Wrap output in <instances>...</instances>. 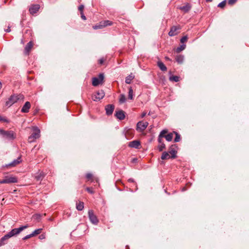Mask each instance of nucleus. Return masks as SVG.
<instances>
[{
    "label": "nucleus",
    "instance_id": "obj_1",
    "mask_svg": "<svg viewBox=\"0 0 249 249\" xmlns=\"http://www.w3.org/2000/svg\"><path fill=\"white\" fill-rule=\"evenodd\" d=\"M28 227H29L28 225H26L21 226L18 228L14 229L8 232L4 236L7 239H8L9 238H10L13 236L17 235L18 234L20 233L23 230L27 229Z\"/></svg>",
    "mask_w": 249,
    "mask_h": 249
},
{
    "label": "nucleus",
    "instance_id": "obj_2",
    "mask_svg": "<svg viewBox=\"0 0 249 249\" xmlns=\"http://www.w3.org/2000/svg\"><path fill=\"white\" fill-rule=\"evenodd\" d=\"M24 97L22 95L18 94V95H12L10 96V97L8 99V100L6 102L5 105L6 106L11 107L14 104L17 103L19 100H23Z\"/></svg>",
    "mask_w": 249,
    "mask_h": 249
},
{
    "label": "nucleus",
    "instance_id": "obj_3",
    "mask_svg": "<svg viewBox=\"0 0 249 249\" xmlns=\"http://www.w3.org/2000/svg\"><path fill=\"white\" fill-rule=\"evenodd\" d=\"M33 131V133L28 138V141L29 142H34L36 139L40 137V130L36 126H34L32 128Z\"/></svg>",
    "mask_w": 249,
    "mask_h": 249
},
{
    "label": "nucleus",
    "instance_id": "obj_4",
    "mask_svg": "<svg viewBox=\"0 0 249 249\" xmlns=\"http://www.w3.org/2000/svg\"><path fill=\"white\" fill-rule=\"evenodd\" d=\"M0 134L4 137L8 139H14L15 138V134L12 131H5L0 129Z\"/></svg>",
    "mask_w": 249,
    "mask_h": 249
},
{
    "label": "nucleus",
    "instance_id": "obj_5",
    "mask_svg": "<svg viewBox=\"0 0 249 249\" xmlns=\"http://www.w3.org/2000/svg\"><path fill=\"white\" fill-rule=\"evenodd\" d=\"M148 125L147 122L140 121L137 124L136 130L140 132H142L146 128Z\"/></svg>",
    "mask_w": 249,
    "mask_h": 249
},
{
    "label": "nucleus",
    "instance_id": "obj_6",
    "mask_svg": "<svg viewBox=\"0 0 249 249\" xmlns=\"http://www.w3.org/2000/svg\"><path fill=\"white\" fill-rule=\"evenodd\" d=\"M18 180L16 177L12 176H7L5 178L0 180V184L11 183L17 182Z\"/></svg>",
    "mask_w": 249,
    "mask_h": 249
},
{
    "label": "nucleus",
    "instance_id": "obj_7",
    "mask_svg": "<svg viewBox=\"0 0 249 249\" xmlns=\"http://www.w3.org/2000/svg\"><path fill=\"white\" fill-rule=\"evenodd\" d=\"M89 217L90 221L94 225H97L99 222V220L97 216L94 214L93 211L89 210L88 212Z\"/></svg>",
    "mask_w": 249,
    "mask_h": 249
},
{
    "label": "nucleus",
    "instance_id": "obj_8",
    "mask_svg": "<svg viewBox=\"0 0 249 249\" xmlns=\"http://www.w3.org/2000/svg\"><path fill=\"white\" fill-rule=\"evenodd\" d=\"M104 78V75L103 73H100L98 77H93L92 78V85L94 86H97L101 83Z\"/></svg>",
    "mask_w": 249,
    "mask_h": 249
},
{
    "label": "nucleus",
    "instance_id": "obj_9",
    "mask_svg": "<svg viewBox=\"0 0 249 249\" xmlns=\"http://www.w3.org/2000/svg\"><path fill=\"white\" fill-rule=\"evenodd\" d=\"M105 92L103 90L98 91L93 96L92 99L95 101H97L104 98Z\"/></svg>",
    "mask_w": 249,
    "mask_h": 249
},
{
    "label": "nucleus",
    "instance_id": "obj_10",
    "mask_svg": "<svg viewBox=\"0 0 249 249\" xmlns=\"http://www.w3.org/2000/svg\"><path fill=\"white\" fill-rule=\"evenodd\" d=\"M178 149V148L176 144H173L170 147L169 153L171 155V158H176Z\"/></svg>",
    "mask_w": 249,
    "mask_h": 249
},
{
    "label": "nucleus",
    "instance_id": "obj_11",
    "mask_svg": "<svg viewBox=\"0 0 249 249\" xmlns=\"http://www.w3.org/2000/svg\"><path fill=\"white\" fill-rule=\"evenodd\" d=\"M180 29V26H174L171 28L170 31L168 33V35L170 36H173L178 34V30Z\"/></svg>",
    "mask_w": 249,
    "mask_h": 249
},
{
    "label": "nucleus",
    "instance_id": "obj_12",
    "mask_svg": "<svg viewBox=\"0 0 249 249\" xmlns=\"http://www.w3.org/2000/svg\"><path fill=\"white\" fill-rule=\"evenodd\" d=\"M112 24V21L110 20H105L102 22H101L100 23V25L98 26H95L94 28L95 29H99V28H102L103 27H105L106 26H108V25H111Z\"/></svg>",
    "mask_w": 249,
    "mask_h": 249
},
{
    "label": "nucleus",
    "instance_id": "obj_13",
    "mask_svg": "<svg viewBox=\"0 0 249 249\" xmlns=\"http://www.w3.org/2000/svg\"><path fill=\"white\" fill-rule=\"evenodd\" d=\"M141 145V142L139 141L134 140L129 142L128 146L132 148L139 149Z\"/></svg>",
    "mask_w": 249,
    "mask_h": 249
},
{
    "label": "nucleus",
    "instance_id": "obj_14",
    "mask_svg": "<svg viewBox=\"0 0 249 249\" xmlns=\"http://www.w3.org/2000/svg\"><path fill=\"white\" fill-rule=\"evenodd\" d=\"M40 8V6L38 4H34L31 6L29 8L30 13L33 15L36 13Z\"/></svg>",
    "mask_w": 249,
    "mask_h": 249
},
{
    "label": "nucleus",
    "instance_id": "obj_15",
    "mask_svg": "<svg viewBox=\"0 0 249 249\" xmlns=\"http://www.w3.org/2000/svg\"><path fill=\"white\" fill-rule=\"evenodd\" d=\"M31 107V104L29 102H26L22 108H21V111L23 113H27L29 111V109Z\"/></svg>",
    "mask_w": 249,
    "mask_h": 249
},
{
    "label": "nucleus",
    "instance_id": "obj_16",
    "mask_svg": "<svg viewBox=\"0 0 249 249\" xmlns=\"http://www.w3.org/2000/svg\"><path fill=\"white\" fill-rule=\"evenodd\" d=\"M114 109V106L113 105H108L106 107V113L108 115H111Z\"/></svg>",
    "mask_w": 249,
    "mask_h": 249
},
{
    "label": "nucleus",
    "instance_id": "obj_17",
    "mask_svg": "<svg viewBox=\"0 0 249 249\" xmlns=\"http://www.w3.org/2000/svg\"><path fill=\"white\" fill-rule=\"evenodd\" d=\"M21 161V158L18 157L17 159L14 160L12 162H11L9 164L6 165V166L14 167L16 166Z\"/></svg>",
    "mask_w": 249,
    "mask_h": 249
},
{
    "label": "nucleus",
    "instance_id": "obj_18",
    "mask_svg": "<svg viewBox=\"0 0 249 249\" xmlns=\"http://www.w3.org/2000/svg\"><path fill=\"white\" fill-rule=\"evenodd\" d=\"M116 117L120 120H123L125 118L124 112L123 110H119L116 112Z\"/></svg>",
    "mask_w": 249,
    "mask_h": 249
},
{
    "label": "nucleus",
    "instance_id": "obj_19",
    "mask_svg": "<svg viewBox=\"0 0 249 249\" xmlns=\"http://www.w3.org/2000/svg\"><path fill=\"white\" fill-rule=\"evenodd\" d=\"M33 43L31 41H30L27 43L24 49V53L25 54L28 55L30 51H31L32 47H33Z\"/></svg>",
    "mask_w": 249,
    "mask_h": 249
},
{
    "label": "nucleus",
    "instance_id": "obj_20",
    "mask_svg": "<svg viewBox=\"0 0 249 249\" xmlns=\"http://www.w3.org/2000/svg\"><path fill=\"white\" fill-rule=\"evenodd\" d=\"M191 8V6L188 3H186L185 4V5H184V6L179 7V9H180L181 10H182V11H183L185 13L188 12L190 10Z\"/></svg>",
    "mask_w": 249,
    "mask_h": 249
},
{
    "label": "nucleus",
    "instance_id": "obj_21",
    "mask_svg": "<svg viewBox=\"0 0 249 249\" xmlns=\"http://www.w3.org/2000/svg\"><path fill=\"white\" fill-rule=\"evenodd\" d=\"M157 65L158 67L160 68L161 71H166L167 70V68L165 66V65L161 61H158L157 63Z\"/></svg>",
    "mask_w": 249,
    "mask_h": 249
},
{
    "label": "nucleus",
    "instance_id": "obj_22",
    "mask_svg": "<svg viewBox=\"0 0 249 249\" xmlns=\"http://www.w3.org/2000/svg\"><path fill=\"white\" fill-rule=\"evenodd\" d=\"M169 153V152H164L161 155V159L162 160H167L171 158V156H170Z\"/></svg>",
    "mask_w": 249,
    "mask_h": 249
},
{
    "label": "nucleus",
    "instance_id": "obj_23",
    "mask_svg": "<svg viewBox=\"0 0 249 249\" xmlns=\"http://www.w3.org/2000/svg\"><path fill=\"white\" fill-rule=\"evenodd\" d=\"M84 203L79 201L76 203V209L78 211H82L84 209Z\"/></svg>",
    "mask_w": 249,
    "mask_h": 249
},
{
    "label": "nucleus",
    "instance_id": "obj_24",
    "mask_svg": "<svg viewBox=\"0 0 249 249\" xmlns=\"http://www.w3.org/2000/svg\"><path fill=\"white\" fill-rule=\"evenodd\" d=\"M176 60L178 63L181 64L183 62L184 57L181 55H177L176 57Z\"/></svg>",
    "mask_w": 249,
    "mask_h": 249
},
{
    "label": "nucleus",
    "instance_id": "obj_25",
    "mask_svg": "<svg viewBox=\"0 0 249 249\" xmlns=\"http://www.w3.org/2000/svg\"><path fill=\"white\" fill-rule=\"evenodd\" d=\"M169 80L177 82L179 81V77L178 76L172 75L169 77Z\"/></svg>",
    "mask_w": 249,
    "mask_h": 249
},
{
    "label": "nucleus",
    "instance_id": "obj_26",
    "mask_svg": "<svg viewBox=\"0 0 249 249\" xmlns=\"http://www.w3.org/2000/svg\"><path fill=\"white\" fill-rule=\"evenodd\" d=\"M134 76L132 75H129L128 76L126 77L125 79V83L127 84H130L131 82V81L134 79Z\"/></svg>",
    "mask_w": 249,
    "mask_h": 249
},
{
    "label": "nucleus",
    "instance_id": "obj_27",
    "mask_svg": "<svg viewBox=\"0 0 249 249\" xmlns=\"http://www.w3.org/2000/svg\"><path fill=\"white\" fill-rule=\"evenodd\" d=\"M173 134L174 133H169L167 135H165V138L166 139V140L168 141V142H170L173 139Z\"/></svg>",
    "mask_w": 249,
    "mask_h": 249
},
{
    "label": "nucleus",
    "instance_id": "obj_28",
    "mask_svg": "<svg viewBox=\"0 0 249 249\" xmlns=\"http://www.w3.org/2000/svg\"><path fill=\"white\" fill-rule=\"evenodd\" d=\"M42 231V229H41V228L35 230L32 233V235L33 237L40 234L41 232Z\"/></svg>",
    "mask_w": 249,
    "mask_h": 249
},
{
    "label": "nucleus",
    "instance_id": "obj_29",
    "mask_svg": "<svg viewBox=\"0 0 249 249\" xmlns=\"http://www.w3.org/2000/svg\"><path fill=\"white\" fill-rule=\"evenodd\" d=\"M173 133L176 135V137L174 139V142H179L180 140V135L176 131H174Z\"/></svg>",
    "mask_w": 249,
    "mask_h": 249
},
{
    "label": "nucleus",
    "instance_id": "obj_30",
    "mask_svg": "<svg viewBox=\"0 0 249 249\" xmlns=\"http://www.w3.org/2000/svg\"><path fill=\"white\" fill-rule=\"evenodd\" d=\"M133 91L131 87H130L129 88V91H128V99L130 100L133 99Z\"/></svg>",
    "mask_w": 249,
    "mask_h": 249
},
{
    "label": "nucleus",
    "instance_id": "obj_31",
    "mask_svg": "<svg viewBox=\"0 0 249 249\" xmlns=\"http://www.w3.org/2000/svg\"><path fill=\"white\" fill-rule=\"evenodd\" d=\"M126 101V98L124 94H121L119 99V102L120 103H124Z\"/></svg>",
    "mask_w": 249,
    "mask_h": 249
},
{
    "label": "nucleus",
    "instance_id": "obj_32",
    "mask_svg": "<svg viewBox=\"0 0 249 249\" xmlns=\"http://www.w3.org/2000/svg\"><path fill=\"white\" fill-rule=\"evenodd\" d=\"M7 240V239L5 237V236H3L0 239V247L3 246L5 244L4 241L5 240Z\"/></svg>",
    "mask_w": 249,
    "mask_h": 249
},
{
    "label": "nucleus",
    "instance_id": "obj_33",
    "mask_svg": "<svg viewBox=\"0 0 249 249\" xmlns=\"http://www.w3.org/2000/svg\"><path fill=\"white\" fill-rule=\"evenodd\" d=\"M165 148V145L163 143H161L158 146L160 151H162Z\"/></svg>",
    "mask_w": 249,
    "mask_h": 249
},
{
    "label": "nucleus",
    "instance_id": "obj_34",
    "mask_svg": "<svg viewBox=\"0 0 249 249\" xmlns=\"http://www.w3.org/2000/svg\"><path fill=\"white\" fill-rule=\"evenodd\" d=\"M226 4V1L224 0L218 4V7L223 8L225 6Z\"/></svg>",
    "mask_w": 249,
    "mask_h": 249
},
{
    "label": "nucleus",
    "instance_id": "obj_35",
    "mask_svg": "<svg viewBox=\"0 0 249 249\" xmlns=\"http://www.w3.org/2000/svg\"><path fill=\"white\" fill-rule=\"evenodd\" d=\"M185 45H182L181 46H180L179 47H178L177 49V52L179 53L180 52H181V51L183 50L185 48Z\"/></svg>",
    "mask_w": 249,
    "mask_h": 249
},
{
    "label": "nucleus",
    "instance_id": "obj_36",
    "mask_svg": "<svg viewBox=\"0 0 249 249\" xmlns=\"http://www.w3.org/2000/svg\"><path fill=\"white\" fill-rule=\"evenodd\" d=\"M167 130H162V131L160 132V134L159 136H160V137H165V135H165L166 133H167Z\"/></svg>",
    "mask_w": 249,
    "mask_h": 249
},
{
    "label": "nucleus",
    "instance_id": "obj_37",
    "mask_svg": "<svg viewBox=\"0 0 249 249\" xmlns=\"http://www.w3.org/2000/svg\"><path fill=\"white\" fill-rule=\"evenodd\" d=\"M187 39H188V37L187 36H183L181 39H180V42L182 43H183L187 41Z\"/></svg>",
    "mask_w": 249,
    "mask_h": 249
},
{
    "label": "nucleus",
    "instance_id": "obj_38",
    "mask_svg": "<svg viewBox=\"0 0 249 249\" xmlns=\"http://www.w3.org/2000/svg\"><path fill=\"white\" fill-rule=\"evenodd\" d=\"M43 174L40 173L39 175H38L36 177V179L37 180H39L43 178Z\"/></svg>",
    "mask_w": 249,
    "mask_h": 249
},
{
    "label": "nucleus",
    "instance_id": "obj_39",
    "mask_svg": "<svg viewBox=\"0 0 249 249\" xmlns=\"http://www.w3.org/2000/svg\"><path fill=\"white\" fill-rule=\"evenodd\" d=\"M86 178L89 180L91 179L92 178V175L91 173H88L86 174Z\"/></svg>",
    "mask_w": 249,
    "mask_h": 249
},
{
    "label": "nucleus",
    "instance_id": "obj_40",
    "mask_svg": "<svg viewBox=\"0 0 249 249\" xmlns=\"http://www.w3.org/2000/svg\"><path fill=\"white\" fill-rule=\"evenodd\" d=\"M33 237L32 235V233L30 234H28V235H27L26 236H24L23 238V240H26L31 237Z\"/></svg>",
    "mask_w": 249,
    "mask_h": 249
},
{
    "label": "nucleus",
    "instance_id": "obj_41",
    "mask_svg": "<svg viewBox=\"0 0 249 249\" xmlns=\"http://www.w3.org/2000/svg\"><path fill=\"white\" fill-rule=\"evenodd\" d=\"M46 238L45 233L42 234L39 236V239L40 240L44 239Z\"/></svg>",
    "mask_w": 249,
    "mask_h": 249
},
{
    "label": "nucleus",
    "instance_id": "obj_42",
    "mask_svg": "<svg viewBox=\"0 0 249 249\" xmlns=\"http://www.w3.org/2000/svg\"><path fill=\"white\" fill-rule=\"evenodd\" d=\"M84 7V5H81L79 6L78 10L80 11V13L83 12Z\"/></svg>",
    "mask_w": 249,
    "mask_h": 249
},
{
    "label": "nucleus",
    "instance_id": "obj_43",
    "mask_svg": "<svg viewBox=\"0 0 249 249\" xmlns=\"http://www.w3.org/2000/svg\"><path fill=\"white\" fill-rule=\"evenodd\" d=\"M236 0H228V3L229 4L232 5V4H234V3H235Z\"/></svg>",
    "mask_w": 249,
    "mask_h": 249
},
{
    "label": "nucleus",
    "instance_id": "obj_44",
    "mask_svg": "<svg viewBox=\"0 0 249 249\" xmlns=\"http://www.w3.org/2000/svg\"><path fill=\"white\" fill-rule=\"evenodd\" d=\"M81 14V18L83 19V20H86V17H85V16L84 15V13L83 12H81L80 13Z\"/></svg>",
    "mask_w": 249,
    "mask_h": 249
},
{
    "label": "nucleus",
    "instance_id": "obj_45",
    "mask_svg": "<svg viewBox=\"0 0 249 249\" xmlns=\"http://www.w3.org/2000/svg\"><path fill=\"white\" fill-rule=\"evenodd\" d=\"M105 60L104 58H101L99 60V63L101 65L103 64Z\"/></svg>",
    "mask_w": 249,
    "mask_h": 249
},
{
    "label": "nucleus",
    "instance_id": "obj_46",
    "mask_svg": "<svg viewBox=\"0 0 249 249\" xmlns=\"http://www.w3.org/2000/svg\"><path fill=\"white\" fill-rule=\"evenodd\" d=\"M163 137H160V136H159V138H158V142H159L160 144L161 143H163L162 141V138Z\"/></svg>",
    "mask_w": 249,
    "mask_h": 249
},
{
    "label": "nucleus",
    "instance_id": "obj_47",
    "mask_svg": "<svg viewBox=\"0 0 249 249\" xmlns=\"http://www.w3.org/2000/svg\"><path fill=\"white\" fill-rule=\"evenodd\" d=\"M86 190H87V191H88L89 193L91 194H92L93 193V191L89 188H87Z\"/></svg>",
    "mask_w": 249,
    "mask_h": 249
},
{
    "label": "nucleus",
    "instance_id": "obj_48",
    "mask_svg": "<svg viewBox=\"0 0 249 249\" xmlns=\"http://www.w3.org/2000/svg\"><path fill=\"white\" fill-rule=\"evenodd\" d=\"M146 112H143V113H142V114H141V117L142 118H143L144 117H145V116L146 115Z\"/></svg>",
    "mask_w": 249,
    "mask_h": 249
},
{
    "label": "nucleus",
    "instance_id": "obj_49",
    "mask_svg": "<svg viewBox=\"0 0 249 249\" xmlns=\"http://www.w3.org/2000/svg\"><path fill=\"white\" fill-rule=\"evenodd\" d=\"M0 121H4L6 122V120L5 119H3L1 116H0Z\"/></svg>",
    "mask_w": 249,
    "mask_h": 249
},
{
    "label": "nucleus",
    "instance_id": "obj_50",
    "mask_svg": "<svg viewBox=\"0 0 249 249\" xmlns=\"http://www.w3.org/2000/svg\"><path fill=\"white\" fill-rule=\"evenodd\" d=\"M6 32H10L11 31V30H10V26H8V28L7 29H6L5 30Z\"/></svg>",
    "mask_w": 249,
    "mask_h": 249
},
{
    "label": "nucleus",
    "instance_id": "obj_51",
    "mask_svg": "<svg viewBox=\"0 0 249 249\" xmlns=\"http://www.w3.org/2000/svg\"><path fill=\"white\" fill-rule=\"evenodd\" d=\"M128 180L130 182H134V179L133 178H129Z\"/></svg>",
    "mask_w": 249,
    "mask_h": 249
},
{
    "label": "nucleus",
    "instance_id": "obj_52",
    "mask_svg": "<svg viewBox=\"0 0 249 249\" xmlns=\"http://www.w3.org/2000/svg\"><path fill=\"white\" fill-rule=\"evenodd\" d=\"M1 88H2V83L0 81V89H1Z\"/></svg>",
    "mask_w": 249,
    "mask_h": 249
},
{
    "label": "nucleus",
    "instance_id": "obj_53",
    "mask_svg": "<svg viewBox=\"0 0 249 249\" xmlns=\"http://www.w3.org/2000/svg\"><path fill=\"white\" fill-rule=\"evenodd\" d=\"M35 216H36V218H37L38 217H40V215L39 214H36L35 215Z\"/></svg>",
    "mask_w": 249,
    "mask_h": 249
},
{
    "label": "nucleus",
    "instance_id": "obj_54",
    "mask_svg": "<svg viewBox=\"0 0 249 249\" xmlns=\"http://www.w3.org/2000/svg\"><path fill=\"white\" fill-rule=\"evenodd\" d=\"M165 58H166V59H167V60H169V58H168V57H165Z\"/></svg>",
    "mask_w": 249,
    "mask_h": 249
},
{
    "label": "nucleus",
    "instance_id": "obj_55",
    "mask_svg": "<svg viewBox=\"0 0 249 249\" xmlns=\"http://www.w3.org/2000/svg\"><path fill=\"white\" fill-rule=\"evenodd\" d=\"M207 1H212V0H206Z\"/></svg>",
    "mask_w": 249,
    "mask_h": 249
}]
</instances>
